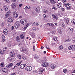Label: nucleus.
Masks as SVG:
<instances>
[{
	"instance_id": "obj_47",
	"label": "nucleus",
	"mask_w": 75,
	"mask_h": 75,
	"mask_svg": "<svg viewBox=\"0 0 75 75\" xmlns=\"http://www.w3.org/2000/svg\"><path fill=\"white\" fill-rule=\"evenodd\" d=\"M63 72H64V73H65L67 71V69H64L63 70Z\"/></svg>"
},
{
	"instance_id": "obj_52",
	"label": "nucleus",
	"mask_w": 75,
	"mask_h": 75,
	"mask_svg": "<svg viewBox=\"0 0 75 75\" xmlns=\"http://www.w3.org/2000/svg\"><path fill=\"white\" fill-rule=\"evenodd\" d=\"M4 22H2L1 25L2 27H3V26H4Z\"/></svg>"
},
{
	"instance_id": "obj_7",
	"label": "nucleus",
	"mask_w": 75,
	"mask_h": 75,
	"mask_svg": "<svg viewBox=\"0 0 75 75\" xmlns=\"http://www.w3.org/2000/svg\"><path fill=\"white\" fill-rule=\"evenodd\" d=\"M42 66L43 67H47L48 66V63L45 62L42 64Z\"/></svg>"
},
{
	"instance_id": "obj_50",
	"label": "nucleus",
	"mask_w": 75,
	"mask_h": 75,
	"mask_svg": "<svg viewBox=\"0 0 75 75\" xmlns=\"http://www.w3.org/2000/svg\"><path fill=\"white\" fill-rule=\"evenodd\" d=\"M33 51H35V46H34V45H33Z\"/></svg>"
},
{
	"instance_id": "obj_36",
	"label": "nucleus",
	"mask_w": 75,
	"mask_h": 75,
	"mask_svg": "<svg viewBox=\"0 0 75 75\" xmlns=\"http://www.w3.org/2000/svg\"><path fill=\"white\" fill-rule=\"evenodd\" d=\"M21 63H22V61H21L20 62L17 63L16 64V65H17V66H20V64H21Z\"/></svg>"
},
{
	"instance_id": "obj_49",
	"label": "nucleus",
	"mask_w": 75,
	"mask_h": 75,
	"mask_svg": "<svg viewBox=\"0 0 75 75\" xmlns=\"http://www.w3.org/2000/svg\"><path fill=\"white\" fill-rule=\"evenodd\" d=\"M47 11L45 9H44L43 11L44 13H47Z\"/></svg>"
},
{
	"instance_id": "obj_3",
	"label": "nucleus",
	"mask_w": 75,
	"mask_h": 75,
	"mask_svg": "<svg viewBox=\"0 0 75 75\" xmlns=\"http://www.w3.org/2000/svg\"><path fill=\"white\" fill-rule=\"evenodd\" d=\"M11 13V11L9 10L6 13V15L5 16V18H7L8 17H9V16H10Z\"/></svg>"
},
{
	"instance_id": "obj_56",
	"label": "nucleus",
	"mask_w": 75,
	"mask_h": 75,
	"mask_svg": "<svg viewBox=\"0 0 75 75\" xmlns=\"http://www.w3.org/2000/svg\"><path fill=\"white\" fill-rule=\"evenodd\" d=\"M61 10H62V11H65V9H64V8H62Z\"/></svg>"
},
{
	"instance_id": "obj_51",
	"label": "nucleus",
	"mask_w": 75,
	"mask_h": 75,
	"mask_svg": "<svg viewBox=\"0 0 75 75\" xmlns=\"http://www.w3.org/2000/svg\"><path fill=\"white\" fill-rule=\"evenodd\" d=\"M73 41H74V42H75V37H73Z\"/></svg>"
},
{
	"instance_id": "obj_64",
	"label": "nucleus",
	"mask_w": 75,
	"mask_h": 75,
	"mask_svg": "<svg viewBox=\"0 0 75 75\" xmlns=\"http://www.w3.org/2000/svg\"><path fill=\"white\" fill-rule=\"evenodd\" d=\"M16 67H17V66H15L13 68V69H14V68H16Z\"/></svg>"
},
{
	"instance_id": "obj_21",
	"label": "nucleus",
	"mask_w": 75,
	"mask_h": 75,
	"mask_svg": "<svg viewBox=\"0 0 75 75\" xmlns=\"http://www.w3.org/2000/svg\"><path fill=\"white\" fill-rule=\"evenodd\" d=\"M1 37L2 41H3V42L5 41H6V37L4 36V35H2Z\"/></svg>"
},
{
	"instance_id": "obj_62",
	"label": "nucleus",
	"mask_w": 75,
	"mask_h": 75,
	"mask_svg": "<svg viewBox=\"0 0 75 75\" xmlns=\"http://www.w3.org/2000/svg\"><path fill=\"white\" fill-rule=\"evenodd\" d=\"M64 6H65V7H67V4H64Z\"/></svg>"
},
{
	"instance_id": "obj_2",
	"label": "nucleus",
	"mask_w": 75,
	"mask_h": 75,
	"mask_svg": "<svg viewBox=\"0 0 75 75\" xmlns=\"http://www.w3.org/2000/svg\"><path fill=\"white\" fill-rule=\"evenodd\" d=\"M32 67L30 66L26 67L25 68V70H26V71H31V70H32Z\"/></svg>"
},
{
	"instance_id": "obj_29",
	"label": "nucleus",
	"mask_w": 75,
	"mask_h": 75,
	"mask_svg": "<svg viewBox=\"0 0 75 75\" xmlns=\"http://www.w3.org/2000/svg\"><path fill=\"white\" fill-rule=\"evenodd\" d=\"M59 32L60 34H62V29L61 28H59V29H58Z\"/></svg>"
},
{
	"instance_id": "obj_9",
	"label": "nucleus",
	"mask_w": 75,
	"mask_h": 75,
	"mask_svg": "<svg viewBox=\"0 0 75 75\" xmlns=\"http://www.w3.org/2000/svg\"><path fill=\"white\" fill-rule=\"evenodd\" d=\"M10 55L12 57H14L15 56V54H14V52L13 50H12L11 52L10 53Z\"/></svg>"
},
{
	"instance_id": "obj_4",
	"label": "nucleus",
	"mask_w": 75,
	"mask_h": 75,
	"mask_svg": "<svg viewBox=\"0 0 75 75\" xmlns=\"http://www.w3.org/2000/svg\"><path fill=\"white\" fill-rule=\"evenodd\" d=\"M6 49H7V47H5L4 48L3 51H2V50H0V54H1V55H3L4 54V52H6Z\"/></svg>"
},
{
	"instance_id": "obj_20",
	"label": "nucleus",
	"mask_w": 75,
	"mask_h": 75,
	"mask_svg": "<svg viewBox=\"0 0 75 75\" xmlns=\"http://www.w3.org/2000/svg\"><path fill=\"white\" fill-rule=\"evenodd\" d=\"M8 20L9 22H10V23H11V22H13V18L11 17H10V18H8Z\"/></svg>"
},
{
	"instance_id": "obj_27",
	"label": "nucleus",
	"mask_w": 75,
	"mask_h": 75,
	"mask_svg": "<svg viewBox=\"0 0 75 75\" xmlns=\"http://www.w3.org/2000/svg\"><path fill=\"white\" fill-rule=\"evenodd\" d=\"M35 10L36 12H38V11H40V9L38 7L35 8Z\"/></svg>"
},
{
	"instance_id": "obj_43",
	"label": "nucleus",
	"mask_w": 75,
	"mask_h": 75,
	"mask_svg": "<svg viewBox=\"0 0 75 75\" xmlns=\"http://www.w3.org/2000/svg\"><path fill=\"white\" fill-rule=\"evenodd\" d=\"M71 23L75 25V20H73L71 21Z\"/></svg>"
},
{
	"instance_id": "obj_1",
	"label": "nucleus",
	"mask_w": 75,
	"mask_h": 75,
	"mask_svg": "<svg viewBox=\"0 0 75 75\" xmlns=\"http://www.w3.org/2000/svg\"><path fill=\"white\" fill-rule=\"evenodd\" d=\"M20 23L23 25H25V24H27V22L25 19H23L21 20Z\"/></svg>"
},
{
	"instance_id": "obj_14",
	"label": "nucleus",
	"mask_w": 75,
	"mask_h": 75,
	"mask_svg": "<svg viewBox=\"0 0 75 75\" xmlns=\"http://www.w3.org/2000/svg\"><path fill=\"white\" fill-rule=\"evenodd\" d=\"M13 16L15 18H17V17H18V14L17 13V12H15L13 13Z\"/></svg>"
},
{
	"instance_id": "obj_31",
	"label": "nucleus",
	"mask_w": 75,
	"mask_h": 75,
	"mask_svg": "<svg viewBox=\"0 0 75 75\" xmlns=\"http://www.w3.org/2000/svg\"><path fill=\"white\" fill-rule=\"evenodd\" d=\"M61 5H62V4L61 3H59L57 4V7L58 8H60L61 7Z\"/></svg>"
},
{
	"instance_id": "obj_32",
	"label": "nucleus",
	"mask_w": 75,
	"mask_h": 75,
	"mask_svg": "<svg viewBox=\"0 0 75 75\" xmlns=\"http://www.w3.org/2000/svg\"><path fill=\"white\" fill-rule=\"evenodd\" d=\"M68 29L69 31H71V32H73V28H69Z\"/></svg>"
},
{
	"instance_id": "obj_59",
	"label": "nucleus",
	"mask_w": 75,
	"mask_h": 75,
	"mask_svg": "<svg viewBox=\"0 0 75 75\" xmlns=\"http://www.w3.org/2000/svg\"><path fill=\"white\" fill-rule=\"evenodd\" d=\"M32 30H33V31H35V28H32Z\"/></svg>"
},
{
	"instance_id": "obj_40",
	"label": "nucleus",
	"mask_w": 75,
	"mask_h": 75,
	"mask_svg": "<svg viewBox=\"0 0 75 75\" xmlns=\"http://www.w3.org/2000/svg\"><path fill=\"white\" fill-rule=\"evenodd\" d=\"M1 66L2 67H4V63L2 62L1 64H0Z\"/></svg>"
},
{
	"instance_id": "obj_46",
	"label": "nucleus",
	"mask_w": 75,
	"mask_h": 75,
	"mask_svg": "<svg viewBox=\"0 0 75 75\" xmlns=\"http://www.w3.org/2000/svg\"><path fill=\"white\" fill-rule=\"evenodd\" d=\"M62 27H65V25L64 23H63L62 24Z\"/></svg>"
},
{
	"instance_id": "obj_63",
	"label": "nucleus",
	"mask_w": 75,
	"mask_h": 75,
	"mask_svg": "<svg viewBox=\"0 0 75 75\" xmlns=\"http://www.w3.org/2000/svg\"><path fill=\"white\" fill-rule=\"evenodd\" d=\"M19 18H23V16H20L19 17Z\"/></svg>"
},
{
	"instance_id": "obj_41",
	"label": "nucleus",
	"mask_w": 75,
	"mask_h": 75,
	"mask_svg": "<svg viewBox=\"0 0 75 75\" xmlns=\"http://www.w3.org/2000/svg\"><path fill=\"white\" fill-rule=\"evenodd\" d=\"M4 10H5V11H7L8 10V8H7L6 7L4 6Z\"/></svg>"
},
{
	"instance_id": "obj_12",
	"label": "nucleus",
	"mask_w": 75,
	"mask_h": 75,
	"mask_svg": "<svg viewBox=\"0 0 75 75\" xmlns=\"http://www.w3.org/2000/svg\"><path fill=\"white\" fill-rule=\"evenodd\" d=\"M64 22L66 24H68L69 23V19L68 18H65L64 19Z\"/></svg>"
},
{
	"instance_id": "obj_10",
	"label": "nucleus",
	"mask_w": 75,
	"mask_h": 75,
	"mask_svg": "<svg viewBox=\"0 0 75 75\" xmlns=\"http://www.w3.org/2000/svg\"><path fill=\"white\" fill-rule=\"evenodd\" d=\"M17 4L14 3H13L11 5V7L13 9H14V8H16V6Z\"/></svg>"
},
{
	"instance_id": "obj_38",
	"label": "nucleus",
	"mask_w": 75,
	"mask_h": 75,
	"mask_svg": "<svg viewBox=\"0 0 75 75\" xmlns=\"http://www.w3.org/2000/svg\"><path fill=\"white\" fill-rule=\"evenodd\" d=\"M18 58L20 59H21V55L20 54L18 55Z\"/></svg>"
},
{
	"instance_id": "obj_8",
	"label": "nucleus",
	"mask_w": 75,
	"mask_h": 75,
	"mask_svg": "<svg viewBox=\"0 0 75 75\" xmlns=\"http://www.w3.org/2000/svg\"><path fill=\"white\" fill-rule=\"evenodd\" d=\"M21 51L22 52H24V53L26 51H27V49L26 48L24 47H21Z\"/></svg>"
},
{
	"instance_id": "obj_39",
	"label": "nucleus",
	"mask_w": 75,
	"mask_h": 75,
	"mask_svg": "<svg viewBox=\"0 0 75 75\" xmlns=\"http://www.w3.org/2000/svg\"><path fill=\"white\" fill-rule=\"evenodd\" d=\"M34 57L35 59H38V55H37V54H35L34 56Z\"/></svg>"
},
{
	"instance_id": "obj_35",
	"label": "nucleus",
	"mask_w": 75,
	"mask_h": 75,
	"mask_svg": "<svg viewBox=\"0 0 75 75\" xmlns=\"http://www.w3.org/2000/svg\"><path fill=\"white\" fill-rule=\"evenodd\" d=\"M52 9H54V10H57V8L55 7V5H53L52 6Z\"/></svg>"
},
{
	"instance_id": "obj_37",
	"label": "nucleus",
	"mask_w": 75,
	"mask_h": 75,
	"mask_svg": "<svg viewBox=\"0 0 75 75\" xmlns=\"http://www.w3.org/2000/svg\"><path fill=\"white\" fill-rule=\"evenodd\" d=\"M53 39L55 41H58V40H57V37H54L53 38Z\"/></svg>"
},
{
	"instance_id": "obj_61",
	"label": "nucleus",
	"mask_w": 75,
	"mask_h": 75,
	"mask_svg": "<svg viewBox=\"0 0 75 75\" xmlns=\"http://www.w3.org/2000/svg\"><path fill=\"white\" fill-rule=\"evenodd\" d=\"M16 74L15 73H13L11 74L10 75H16Z\"/></svg>"
},
{
	"instance_id": "obj_25",
	"label": "nucleus",
	"mask_w": 75,
	"mask_h": 75,
	"mask_svg": "<svg viewBox=\"0 0 75 75\" xmlns=\"http://www.w3.org/2000/svg\"><path fill=\"white\" fill-rule=\"evenodd\" d=\"M50 2L52 4H54L55 3V0H50Z\"/></svg>"
},
{
	"instance_id": "obj_45",
	"label": "nucleus",
	"mask_w": 75,
	"mask_h": 75,
	"mask_svg": "<svg viewBox=\"0 0 75 75\" xmlns=\"http://www.w3.org/2000/svg\"><path fill=\"white\" fill-rule=\"evenodd\" d=\"M30 8H31V7L29 6H26L25 7V8H26V9H29Z\"/></svg>"
},
{
	"instance_id": "obj_24",
	"label": "nucleus",
	"mask_w": 75,
	"mask_h": 75,
	"mask_svg": "<svg viewBox=\"0 0 75 75\" xmlns=\"http://www.w3.org/2000/svg\"><path fill=\"white\" fill-rule=\"evenodd\" d=\"M16 41H18V42H20V39L18 36H17L16 37Z\"/></svg>"
},
{
	"instance_id": "obj_18",
	"label": "nucleus",
	"mask_w": 75,
	"mask_h": 75,
	"mask_svg": "<svg viewBox=\"0 0 75 75\" xmlns=\"http://www.w3.org/2000/svg\"><path fill=\"white\" fill-rule=\"evenodd\" d=\"M43 71H44V69L42 68L40 69V70L39 71V73L40 74H42Z\"/></svg>"
},
{
	"instance_id": "obj_22",
	"label": "nucleus",
	"mask_w": 75,
	"mask_h": 75,
	"mask_svg": "<svg viewBox=\"0 0 75 75\" xmlns=\"http://www.w3.org/2000/svg\"><path fill=\"white\" fill-rule=\"evenodd\" d=\"M8 71V70H7V69L5 68L3 69V72H5V73H6V72H7Z\"/></svg>"
},
{
	"instance_id": "obj_13",
	"label": "nucleus",
	"mask_w": 75,
	"mask_h": 75,
	"mask_svg": "<svg viewBox=\"0 0 75 75\" xmlns=\"http://www.w3.org/2000/svg\"><path fill=\"white\" fill-rule=\"evenodd\" d=\"M13 66V63H10L8 66H6V67L8 68H10L11 67H12Z\"/></svg>"
},
{
	"instance_id": "obj_28",
	"label": "nucleus",
	"mask_w": 75,
	"mask_h": 75,
	"mask_svg": "<svg viewBox=\"0 0 75 75\" xmlns=\"http://www.w3.org/2000/svg\"><path fill=\"white\" fill-rule=\"evenodd\" d=\"M24 35L23 34H21L20 35V38L21 39H24Z\"/></svg>"
},
{
	"instance_id": "obj_26",
	"label": "nucleus",
	"mask_w": 75,
	"mask_h": 75,
	"mask_svg": "<svg viewBox=\"0 0 75 75\" xmlns=\"http://www.w3.org/2000/svg\"><path fill=\"white\" fill-rule=\"evenodd\" d=\"M52 16L53 18H54V19H55L56 20H57L58 19V17H57V16H55V15L53 14L52 15Z\"/></svg>"
},
{
	"instance_id": "obj_15",
	"label": "nucleus",
	"mask_w": 75,
	"mask_h": 75,
	"mask_svg": "<svg viewBox=\"0 0 75 75\" xmlns=\"http://www.w3.org/2000/svg\"><path fill=\"white\" fill-rule=\"evenodd\" d=\"M26 66V64H22L20 66V68L21 69H24L25 66Z\"/></svg>"
},
{
	"instance_id": "obj_60",
	"label": "nucleus",
	"mask_w": 75,
	"mask_h": 75,
	"mask_svg": "<svg viewBox=\"0 0 75 75\" xmlns=\"http://www.w3.org/2000/svg\"><path fill=\"white\" fill-rule=\"evenodd\" d=\"M67 10H70V8H69V7H67Z\"/></svg>"
},
{
	"instance_id": "obj_17",
	"label": "nucleus",
	"mask_w": 75,
	"mask_h": 75,
	"mask_svg": "<svg viewBox=\"0 0 75 75\" xmlns=\"http://www.w3.org/2000/svg\"><path fill=\"white\" fill-rule=\"evenodd\" d=\"M43 71H44V69L42 68L40 69V70L39 71V73L40 74H42Z\"/></svg>"
},
{
	"instance_id": "obj_53",
	"label": "nucleus",
	"mask_w": 75,
	"mask_h": 75,
	"mask_svg": "<svg viewBox=\"0 0 75 75\" xmlns=\"http://www.w3.org/2000/svg\"><path fill=\"white\" fill-rule=\"evenodd\" d=\"M11 28H12V29H11L12 30H14V28L13 26H12Z\"/></svg>"
},
{
	"instance_id": "obj_48",
	"label": "nucleus",
	"mask_w": 75,
	"mask_h": 75,
	"mask_svg": "<svg viewBox=\"0 0 75 75\" xmlns=\"http://www.w3.org/2000/svg\"><path fill=\"white\" fill-rule=\"evenodd\" d=\"M5 1L7 2V3H10V2L8 0H4Z\"/></svg>"
},
{
	"instance_id": "obj_58",
	"label": "nucleus",
	"mask_w": 75,
	"mask_h": 75,
	"mask_svg": "<svg viewBox=\"0 0 75 75\" xmlns=\"http://www.w3.org/2000/svg\"><path fill=\"white\" fill-rule=\"evenodd\" d=\"M12 2H16V0H11Z\"/></svg>"
},
{
	"instance_id": "obj_16",
	"label": "nucleus",
	"mask_w": 75,
	"mask_h": 75,
	"mask_svg": "<svg viewBox=\"0 0 75 75\" xmlns=\"http://www.w3.org/2000/svg\"><path fill=\"white\" fill-rule=\"evenodd\" d=\"M43 71H44V69L42 68L40 69V70L39 71V73L40 74H42Z\"/></svg>"
},
{
	"instance_id": "obj_5",
	"label": "nucleus",
	"mask_w": 75,
	"mask_h": 75,
	"mask_svg": "<svg viewBox=\"0 0 75 75\" xmlns=\"http://www.w3.org/2000/svg\"><path fill=\"white\" fill-rule=\"evenodd\" d=\"M20 27V23H19V22H16L14 25V27L16 29H17L18 27Z\"/></svg>"
},
{
	"instance_id": "obj_55",
	"label": "nucleus",
	"mask_w": 75,
	"mask_h": 75,
	"mask_svg": "<svg viewBox=\"0 0 75 75\" xmlns=\"http://www.w3.org/2000/svg\"><path fill=\"white\" fill-rule=\"evenodd\" d=\"M48 45H47L46 47V48L48 50H50V48L49 47H47Z\"/></svg>"
},
{
	"instance_id": "obj_44",
	"label": "nucleus",
	"mask_w": 75,
	"mask_h": 75,
	"mask_svg": "<svg viewBox=\"0 0 75 75\" xmlns=\"http://www.w3.org/2000/svg\"><path fill=\"white\" fill-rule=\"evenodd\" d=\"M43 17H44V18H46L47 17V15L45 14H44L43 15Z\"/></svg>"
},
{
	"instance_id": "obj_42",
	"label": "nucleus",
	"mask_w": 75,
	"mask_h": 75,
	"mask_svg": "<svg viewBox=\"0 0 75 75\" xmlns=\"http://www.w3.org/2000/svg\"><path fill=\"white\" fill-rule=\"evenodd\" d=\"M51 67L52 69H54V68H55V66H54V65L53 64H51Z\"/></svg>"
},
{
	"instance_id": "obj_19",
	"label": "nucleus",
	"mask_w": 75,
	"mask_h": 75,
	"mask_svg": "<svg viewBox=\"0 0 75 75\" xmlns=\"http://www.w3.org/2000/svg\"><path fill=\"white\" fill-rule=\"evenodd\" d=\"M47 25H50V26H51V27H55V25L54 24H52L51 23H47Z\"/></svg>"
},
{
	"instance_id": "obj_11",
	"label": "nucleus",
	"mask_w": 75,
	"mask_h": 75,
	"mask_svg": "<svg viewBox=\"0 0 75 75\" xmlns=\"http://www.w3.org/2000/svg\"><path fill=\"white\" fill-rule=\"evenodd\" d=\"M3 33L5 35H7L8 34V31H7V30L6 28H5L3 30Z\"/></svg>"
},
{
	"instance_id": "obj_23",
	"label": "nucleus",
	"mask_w": 75,
	"mask_h": 75,
	"mask_svg": "<svg viewBox=\"0 0 75 75\" xmlns=\"http://www.w3.org/2000/svg\"><path fill=\"white\" fill-rule=\"evenodd\" d=\"M29 25V23H27V24L24 27V28H23L24 30H25L27 29V28L28 27Z\"/></svg>"
},
{
	"instance_id": "obj_6",
	"label": "nucleus",
	"mask_w": 75,
	"mask_h": 75,
	"mask_svg": "<svg viewBox=\"0 0 75 75\" xmlns=\"http://www.w3.org/2000/svg\"><path fill=\"white\" fill-rule=\"evenodd\" d=\"M69 50H73L75 49V45H72L70 46L69 47Z\"/></svg>"
},
{
	"instance_id": "obj_34",
	"label": "nucleus",
	"mask_w": 75,
	"mask_h": 75,
	"mask_svg": "<svg viewBox=\"0 0 75 75\" xmlns=\"http://www.w3.org/2000/svg\"><path fill=\"white\" fill-rule=\"evenodd\" d=\"M33 25H38L39 23H38L37 22H35L33 23Z\"/></svg>"
},
{
	"instance_id": "obj_57",
	"label": "nucleus",
	"mask_w": 75,
	"mask_h": 75,
	"mask_svg": "<svg viewBox=\"0 0 75 75\" xmlns=\"http://www.w3.org/2000/svg\"><path fill=\"white\" fill-rule=\"evenodd\" d=\"M22 6H23V4H19V7H22Z\"/></svg>"
},
{
	"instance_id": "obj_54",
	"label": "nucleus",
	"mask_w": 75,
	"mask_h": 75,
	"mask_svg": "<svg viewBox=\"0 0 75 75\" xmlns=\"http://www.w3.org/2000/svg\"><path fill=\"white\" fill-rule=\"evenodd\" d=\"M68 51V50L67 49H64V52H67V51Z\"/></svg>"
},
{
	"instance_id": "obj_33",
	"label": "nucleus",
	"mask_w": 75,
	"mask_h": 75,
	"mask_svg": "<svg viewBox=\"0 0 75 75\" xmlns=\"http://www.w3.org/2000/svg\"><path fill=\"white\" fill-rule=\"evenodd\" d=\"M31 37L32 38H35V34H34V33H33L32 34H31Z\"/></svg>"
},
{
	"instance_id": "obj_30",
	"label": "nucleus",
	"mask_w": 75,
	"mask_h": 75,
	"mask_svg": "<svg viewBox=\"0 0 75 75\" xmlns=\"http://www.w3.org/2000/svg\"><path fill=\"white\" fill-rule=\"evenodd\" d=\"M64 48V47L62 45H60L59 47V49L60 50H61L62 49Z\"/></svg>"
}]
</instances>
